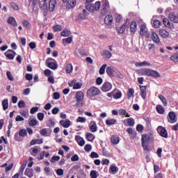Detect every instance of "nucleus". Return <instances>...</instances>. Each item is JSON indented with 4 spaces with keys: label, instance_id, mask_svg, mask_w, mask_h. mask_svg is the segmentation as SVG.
Returning <instances> with one entry per match:
<instances>
[{
    "label": "nucleus",
    "instance_id": "obj_1",
    "mask_svg": "<svg viewBox=\"0 0 178 178\" xmlns=\"http://www.w3.org/2000/svg\"><path fill=\"white\" fill-rule=\"evenodd\" d=\"M138 73L140 76H148L149 77H154L155 79L161 77L159 72L148 68H141L138 70Z\"/></svg>",
    "mask_w": 178,
    "mask_h": 178
},
{
    "label": "nucleus",
    "instance_id": "obj_2",
    "mask_svg": "<svg viewBox=\"0 0 178 178\" xmlns=\"http://www.w3.org/2000/svg\"><path fill=\"white\" fill-rule=\"evenodd\" d=\"M106 73H107L108 76L110 77H116V76H118L120 79H123V75L113 66L107 67Z\"/></svg>",
    "mask_w": 178,
    "mask_h": 178
},
{
    "label": "nucleus",
    "instance_id": "obj_3",
    "mask_svg": "<svg viewBox=\"0 0 178 178\" xmlns=\"http://www.w3.org/2000/svg\"><path fill=\"white\" fill-rule=\"evenodd\" d=\"M153 135L151 133H147L142 135V147L145 151H148V143L151 141Z\"/></svg>",
    "mask_w": 178,
    "mask_h": 178
},
{
    "label": "nucleus",
    "instance_id": "obj_4",
    "mask_svg": "<svg viewBox=\"0 0 178 178\" xmlns=\"http://www.w3.org/2000/svg\"><path fill=\"white\" fill-rule=\"evenodd\" d=\"M99 94H101V90L95 86H92L89 88L86 92L87 97H90V98H92V97H97V95H99Z\"/></svg>",
    "mask_w": 178,
    "mask_h": 178
},
{
    "label": "nucleus",
    "instance_id": "obj_5",
    "mask_svg": "<svg viewBox=\"0 0 178 178\" xmlns=\"http://www.w3.org/2000/svg\"><path fill=\"white\" fill-rule=\"evenodd\" d=\"M22 138H24V137H27V130L25 129H20L18 132H16L14 136V139L15 141H22Z\"/></svg>",
    "mask_w": 178,
    "mask_h": 178
},
{
    "label": "nucleus",
    "instance_id": "obj_6",
    "mask_svg": "<svg viewBox=\"0 0 178 178\" xmlns=\"http://www.w3.org/2000/svg\"><path fill=\"white\" fill-rule=\"evenodd\" d=\"M46 65L47 67L51 69V70H56V69H58V63H56V60L52 58H49L46 60Z\"/></svg>",
    "mask_w": 178,
    "mask_h": 178
},
{
    "label": "nucleus",
    "instance_id": "obj_7",
    "mask_svg": "<svg viewBox=\"0 0 178 178\" xmlns=\"http://www.w3.org/2000/svg\"><path fill=\"white\" fill-rule=\"evenodd\" d=\"M140 35L141 37H145V38H149L151 35L148 32V29L145 24H142L140 27Z\"/></svg>",
    "mask_w": 178,
    "mask_h": 178
},
{
    "label": "nucleus",
    "instance_id": "obj_8",
    "mask_svg": "<svg viewBox=\"0 0 178 178\" xmlns=\"http://www.w3.org/2000/svg\"><path fill=\"white\" fill-rule=\"evenodd\" d=\"M102 9H101V14L103 16L108 14V10H109V1L107 0H103L102 1Z\"/></svg>",
    "mask_w": 178,
    "mask_h": 178
},
{
    "label": "nucleus",
    "instance_id": "obj_9",
    "mask_svg": "<svg viewBox=\"0 0 178 178\" xmlns=\"http://www.w3.org/2000/svg\"><path fill=\"white\" fill-rule=\"evenodd\" d=\"M157 133L159 134V135L163 137V138H168V131H166V128L162 127V126H159L157 127Z\"/></svg>",
    "mask_w": 178,
    "mask_h": 178
},
{
    "label": "nucleus",
    "instance_id": "obj_10",
    "mask_svg": "<svg viewBox=\"0 0 178 178\" xmlns=\"http://www.w3.org/2000/svg\"><path fill=\"white\" fill-rule=\"evenodd\" d=\"M75 98H76V106H77L84 99V93H83V92H81V91L77 92L76 93Z\"/></svg>",
    "mask_w": 178,
    "mask_h": 178
},
{
    "label": "nucleus",
    "instance_id": "obj_11",
    "mask_svg": "<svg viewBox=\"0 0 178 178\" xmlns=\"http://www.w3.org/2000/svg\"><path fill=\"white\" fill-rule=\"evenodd\" d=\"M112 90V83L109 82H105L102 86V91L103 92H108Z\"/></svg>",
    "mask_w": 178,
    "mask_h": 178
},
{
    "label": "nucleus",
    "instance_id": "obj_12",
    "mask_svg": "<svg viewBox=\"0 0 178 178\" xmlns=\"http://www.w3.org/2000/svg\"><path fill=\"white\" fill-rule=\"evenodd\" d=\"M168 121L169 123H176V114L173 111H170L168 115Z\"/></svg>",
    "mask_w": 178,
    "mask_h": 178
},
{
    "label": "nucleus",
    "instance_id": "obj_13",
    "mask_svg": "<svg viewBox=\"0 0 178 178\" xmlns=\"http://www.w3.org/2000/svg\"><path fill=\"white\" fill-rule=\"evenodd\" d=\"M140 95L143 99L147 98V86H140Z\"/></svg>",
    "mask_w": 178,
    "mask_h": 178
},
{
    "label": "nucleus",
    "instance_id": "obj_14",
    "mask_svg": "<svg viewBox=\"0 0 178 178\" xmlns=\"http://www.w3.org/2000/svg\"><path fill=\"white\" fill-rule=\"evenodd\" d=\"M134 119L133 118H127L123 120V124L124 126L133 127L134 126Z\"/></svg>",
    "mask_w": 178,
    "mask_h": 178
},
{
    "label": "nucleus",
    "instance_id": "obj_15",
    "mask_svg": "<svg viewBox=\"0 0 178 178\" xmlns=\"http://www.w3.org/2000/svg\"><path fill=\"white\" fill-rule=\"evenodd\" d=\"M110 139L111 143L113 144V145H116L118 143L120 142V139L119 138V136L118 135H112Z\"/></svg>",
    "mask_w": 178,
    "mask_h": 178
},
{
    "label": "nucleus",
    "instance_id": "obj_16",
    "mask_svg": "<svg viewBox=\"0 0 178 178\" xmlns=\"http://www.w3.org/2000/svg\"><path fill=\"white\" fill-rule=\"evenodd\" d=\"M151 38L153 41V42H155V44H159L161 42V39H159V36H158V34L155 32H152Z\"/></svg>",
    "mask_w": 178,
    "mask_h": 178
},
{
    "label": "nucleus",
    "instance_id": "obj_17",
    "mask_svg": "<svg viewBox=\"0 0 178 178\" xmlns=\"http://www.w3.org/2000/svg\"><path fill=\"white\" fill-rule=\"evenodd\" d=\"M130 31L132 34H136L137 32V22L136 21H133L130 24Z\"/></svg>",
    "mask_w": 178,
    "mask_h": 178
},
{
    "label": "nucleus",
    "instance_id": "obj_18",
    "mask_svg": "<svg viewBox=\"0 0 178 178\" xmlns=\"http://www.w3.org/2000/svg\"><path fill=\"white\" fill-rule=\"evenodd\" d=\"M163 24H164L165 27L170 29V30H173V25L170 23V21L168 18H164L163 19Z\"/></svg>",
    "mask_w": 178,
    "mask_h": 178
},
{
    "label": "nucleus",
    "instance_id": "obj_19",
    "mask_svg": "<svg viewBox=\"0 0 178 178\" xmlns=\"http://www.w3.org/2000/svg\"><path fill=\"white\" fill-rule=\"evenodd\" d=\"M55 6H56V0H50L49 2V12H54L55 10Z\"/></svg>",
    "mask_w": 178,
    "mask_h": 178
},
{
    "label": "nucleus",
    "instance_id": "obj_20",
    "mask_svg": "<svg viewBox=\"0 0 178 178\" xmlns=\"http://www.w3.org/2000/svg\"><path fill=\"white\" fill-rule=\"evenodd\" d=\"M76 4L77 1H76V0H67V9H72V8H74Z\"/></svg>",
    "mask_w": 178,
    "mask_h": 178
},
{
    "label": "nucleus",
    "instance_id": "obj_21",
    "mask_svg": "<svg viewBox=\"0 0 178 178\" xmlns=\"http://www.w3.org/2000/svg\"><path fill=\"white\" fill-rule=\"evenodd\" d=\"M25 176H27V177L31 178L33 176H34V170L33 168H26L25 172H24Z\"/></svg>",
    "mask_w": 178,
    "mask_h": 178
},
{
    "label": "nucleus",
    "instance_id": "obj_22",
    "mask_svg": "<svg viewBox=\"0 0 178 178\" xmlns=\"http://www.w3.org/2000/svg\"><path fill=\"white\" fill-rule=\"evenodd\" d=\"M114 99H120L122 98V92L118 89L113 90Z\"/></svg>",
    "mask_w": 178,
    "mask_h": 178
},
{
    "label": "nucleus",
    "instance_id": "obj_23",
    "mask_svg": "<svg viewBox=\"0 0 178 178\" xmlns=\"http://www.w3.org/2000/svg\"><path fill=\"white\" fill-rule=\"evenodd\" d=\"M160 36L162 38H169V32L165 29H160L159 30Z\"/></svg>",
    "mask_w": 178,
    "mask_h": 178
},
{
    "label": "nucleus",
    "instance_id": "obj_24",
    "mask_svg": "<svg viewBox=\"0 0 178 178\" xmlns=\"http://www.w3.org/2000/svg\"><path fill=\"white\" fill-rule=\"evenodd\" d=\"M102 56L106 59H109L110 58H112V53H111V51L108 50H104L102 52Z\"/></svg>",
    "mask_w": 178,
    "mask_h": 178
},
{
    "label": "nucleus",
    "instance_id": "obj_25",
    "mask_svg": "<svg viewBox=\"0 0 178 178\" xmlns=\"http://www.w3.org/2000/svg\"><path fill=\"white\" fill-rule=\"evenodd\" d=\"M135 66L136 67H141V66H152V65H151V63H148V61H143L142 63L140 62H136L135 63Z\"/></svg>",
    "mask_w": 178,
    "mask_h": 178
},
{
    "label": "nucleus",
    "instance_id": "obj_26",
    "mask_svg": "<svg viewBox=\"0 0 178 178\" xmlns=\"http://www.w3.org/2000/svg\"><path fill=\"white\" fill-rule=\"evenodd\" d=\"M89 129L90 131H92V133H95V131L98 130V127H97V122H95V121L91 122V124L89 126Z\"/></svg>",
    "mask_w": 178,
    "mask_h": 178
},
{
    "label": "nucleus",
    "instance_id": "obj_27",
    "mask_svg": "<svg viewBox=\"0 0 178 178\" xmlns=\"http://www.w3.org/2000/svg\"><path fill=\"white\" fill-rule=\"evenodd\" d=\"M112 22H113V17L112 15H106L104 18L105 24L111 25L112 24Z\"/></svg>",
    "mask_w": 178,
    "mask_h": 178
},
{
    "label": "nucleus",
    "instance_id": "obj_28",
    "mask_svg": "<svg viewBox=\"0 0 178 178\" xmlns=\"http://www.w3.org/2000/svg\"><path fill=\"white\" fill-rule=\"evenodd\" d=\"M8 24H10L11 26H13V27L17 26V22H16V19L13 17H10L8 19Z\"/></svg>",
    "mask_w": 178,
    "mask_h": 178
},
{
    "label": "nucleus",
    "instance_id": "obj_29",
    "mask_svg": "<svg viewBox=\"0 0 178 178\" xmlns=\"http://www.w3.org/2000/svg\"><path fill=\"white\" fill-rule=\"evenodd\" d=\"M118 172H119V168H118L115 164H112L109 168V173L115 175V173H118Z\"/></svg>",
    "mask_w": 178,
    "mask_h": 178
},
{
    "label": "nucleus",
    "instance_id": "obj_30",
    "mask_svg": "<svg viewBox=\"0 0 178 178\" xmlns=\"http://www.w3.org/2000/svg\"><path fill=\"white\" fill-rule=\"evenodd\" d=\"M156 111L157 113H159V115H163V113H165V108H163V106L160 104L156 105Z\"/></svg>",
    "mask_w": 178,
    "mask_h": 178
},
{
    "label": "nucleus",
    "instance_id": "obj_31",
    "mask_svg": "<svg viewBox=\"0 0 178 178\" xmlns=\"http://www.w3.org/2000/svg\"><path fill=\"white\" fill-rule=\"evenodd\" d=\"M119 115L120 116H125V118H130V114H129V113H127L124 108H120L119 110Z\"/></svg>",
    "mask_w": 178,
    "mask_h": 178
},
{
    "label": "nucleus",
    "instance_id": "obj_32",
    "mask_svg": "<svg viewBox=\"0 0 178 178\" xmlns=\"http://www.w3.org/2000/svg\"><path fill=\"white\" fill-rule=\"evenodd\" d=\"M86 139L88 141H90V143H92L94 140H95V136L92 134V133L88 132L86 133Z\"/></svg>",
    "mask_w": 178,
    "mask_h": 178
},
{
    "label": "nucleus",
    "instance_id": "obj_33",
    "mask_svg": "<svg viewBox=\"0 0 178 178\" xmlns=\"http://www.w3.org/2000/svg\"><path fill=\"white\" fill-rule=\"evenodd\" d=\"M72 41H73V38L69 37V38L63 39V44L64 47H66L67 44H72Z\"/></svg>",
    "mask_w": 178,
    "mask_h": 178
},
{
    "label": "nucleus",
    "instance_id": "obj_34",
    "mask_svg": "<svg viewBox=\"0 0 178 178\" xmlns=\"http://www.w3.org/2000/svg\"><path fill=\"white\" fill-rule=\"evenodd\" d=\"M65 72L68 74H70L73 72V65L72 64H67L65 66Z\"/></svg>",
    "mask_w": 178,
    "mask_h": 178
},
{
    "label": "nucleus",
    "instance_id": "obj_35",
    "mask_svg": "<svg viewBox=\"0 0 178 178\" xmlns=\"http://www.w3.org/2000/svg\"><path fill=\"white\" fill-rule=\"evenodd\" d=\"M60 124H61V126H63V127L67 129V127H69L70 126V120H66L65 122L63 120H60Z\"/></svg>",
    "mask_w": 178,
    "mask_h": 178
},
{
    "label": "nucleus",
    "instance_id": "obj_36",
    "mask_svg": "<svg viewBox=\"0 0 178 178\" xmlns=\"http://www.w3.org/2000/svg\"><path fill=\"white\" fill-rule=\"evenodd\" d=\"M3 109L6 111L9 108V102L8 99H5L2 101Z\"/></svg>",
    "mask_w": 178,
    "mask_h": 178
},
{
    "label": "nucleus",
    "instance_id": "obj_37",
    "mask_svg": "<svg viewBox=\"0 0 178 178\" xmlns=\"http://www.w3.org/2000/svg\"><path fill=\"white\" fill-rule=\"evenodd\" d=\"M39 6L40 9L47 8V0H39Z\"/></svg>",
    "mask_w": 178,
    "mask_h": 178
},
{
    "label": "nucleus",
    "instance_id": "obj_38",
    "mask_svg": "<svg viewBox=\"0 0 178 178\" xmlns=\"http://www.w3.org/2000/svg\"><path fill=\"white\" fill-rule=\"evenodd\" d=\"M70 34H72V33L70 32V31L67 30V29H64L61 33L60 35L61 37H69V35H70Z\"/></svg>",
    "mask_w": 178,
    "mask_h": 178
},
{
    "label": "nucleus",
    "instance_id": "obj_39",
    "mask_svg": "<svg viewBox=\"0 0 178 178\" xmlns=\"http://www.w3.org/2000/svg\"><path fill=\"white\" fill-rule=\"evenodd\" d=\"M117 120L115 119H110V120H106V124L107 126H112V124H116Z\"/></svg>",
    "mask_w": 178,
    "mask_h": 178
},
{
    "label": "nucleus",
    "instance_id": "obj_40",
    "mask_svg": "<svg viewBox=\"0 0 178 178\" xmlns=\"http://www.w3.org/2000/svg\"><path fill=\"white\" fill-rule=\"evenodd\" d=\"M12 9H13V10H16L17 12L20 10V8H19V6H17V4H16V3L15 2H11L10 3Z\"/></svg>",
    "mask_w": 178,
    "mask_h": 178
},
{
    "label": "nucleus",
    "instance_id": "obj_41",
    "mask_svg": "<svg viewBox=\"0 0 178 178\" xmlns=\"http://www.w3.org/2000/svg\"><path fill=\"white\" fill-rule=\"evenodd\" d=\"M53 30L54 33H58V31H62V26L59 24L54 25L53 26Z\"/></svg>",
    "mask_w": 178,
    "mask_h": 178
},
{
    "label": "nucleus",
    "instance_id": "obj_42",
    "mask_svg": "<svg viewBox=\"0 0 178 178\" xmlns=\"http://www.w3.org/2000/svg\"><path fill=\"white\" fill-rule=\"evenodd\" d=\"M107 66L108 65L106 64H104L103 65H102L99 70V74H105V69H106Z\"/></svg>",
    "mask_w": 178,
    "mask_h": 178
},
{
    "label": "nucleus",
    "instance_id": "obj_43",
    "mask_svg": "<svg viewBox=\"0 0 178 178\" xmlns=\"http://www.w3.org/2000/svg\"><path fill=\"white\" fill-rule=\"evenodd\" d=\"M161 21L156 19L153 22V26L155 29H159L161 27Z\"/></svg>",
    "mask_w": 178,
    "mask_h": 178
},
{
    "label": "nucleus",
    "instance_id": "obj_44",
    "mask_svg": "<svg viewBox=\"0 0 178 178\" xmlns=\"http://www.w3.org/2000/svg\"><path fill=\"white\" fill-rule=\"evenodd\" d=\"M31 149L32 150V153H31L32 156H37V154H38V149L37 148V146L32 147Z\"/></svg>",
    "mask_w": 178,
    "mask_h": 178
},
{
    "label": "nucleus",
    "instance_id": "obj_45",
    "mask_svg": "<svg viewBox=\"0 0 178 178\" xmlns=\"http://www.w3.org/2000/svg\"><path fill=\"white\" fill-rule=\"evenodd\" d=\"M159 98L163 102L164 106H166V105H168V102L166 101V98L164 97L163 95H159Z\"/></svg>",
    "mask_w": 178,
    "mask_h": 178
},
{
    "label": "nucleus",
    "instance_id": "obj_46",
    "mask_svg": "<svg viewBox=\"0 0 178 178\" xmlns=\"http://www.w3.org/2000/svg\"><path fill=\"white\" fill-rule=\"evenodd\" d=\"M90 176L91 178H97L98 177V171L93 170L90 172Z\"/></svg>",
    "mask_w": 178,
    "mask_h": 178
},
{
    "label": "nucleus",
    "instance_id": "obj_47",
    "mask_svg": "<svg viewBox=\"0 0 178 178\" xmlns=\"http://www.w3.org/2000/svg\"><path fill=\"white\" fill-rule=\"evenodd\" d=\"M86 9L88 12H92L94 10V6H92V4H91V3H88L86 6Z\"/></svg>",
    "mask_w": 178,
    "mask_h": 178
},
{
    "label": "nucleus",
    "instance_id": "obj_48",
    "mask_svg": "<svg viewBox=\"0 0 178 178\" xmlns=\"http://www.w3.org/2000/svg\"><path fill=\"white\" fill-rule=\"evenodd\" d=\"M20 115L23 117L25 118V119H27L29 118V111H26L24 110H22L19 112Z\"/></svg>",
    "mask_w": 178,
    "mask_h": 178
},
{
    "label": "nucleus",
    "instance_id": "obj_49",
    "mask_svg": "<svg viewBox=\"0 0 178 178\" xmlns=\"http://www.w3.org/2000/svg\"><path fill=\"white\" fill-rule=\"evenodd\" d=\"M16 54H10L8 51L5 52V56H6V58H8V59H10V60H12V59H15V56Z\"/></svg>",
    "mask_w": 178,
    "mask_h": 178
},
{
    "label": "nucleus",
    "instance_id": "obj_50",
    "mask_svg": "<svg viewBox=\"0 0 178 178\" xmlns=\"http://www.w3.org/2000/svg\"><path fill=\"white\" fill-rule=\"evenodd\" d=\"M83 86V84L80 82L76 83L74 85L73 90H80L81 87Z\"/></svg>",
    "mask_w": 178,
    "mask_h": 178
},
{
    "label": "nucleus",
    "instance_id": "obj_51",
    "mask_svg": "<svg viewBox=\"0 0 178 178\" xmlns=\"http://www.w3.org/2000/svg\"><path fill=\"white\" fill-rule=\"evenodd\" d=\"M134 95V88H129L127 92V96L128 98H131Z\"/></svg>",
    "mask_w": 178,
    "mask_h": 178
},
{
    "label": "nucleus",
    "instance_id": "obj_52",
    "mask_svg": "<svg viewBox=\"0 0 178 178\" xmlns=\"http://www.w3.org/2000/svg\"><path fill=\"white\" fill-rule=\"evenodd\" d=\"M60 159V156H54L51 160L50 162H51V163H55V162H58V161H59Z\"/></svg>",
    "mask_w": 178,
    "mask_h": 178
},
{
    "label": "nucleus",
    "instance_id": "obj_53",
    "mask_svg": "<svg viewBox=\"0 0 178 178\" xmlns=\"http://www.w3.org/2000/svg\"><path fill=\"white\" fill-rule=\"evenodd\" d=\"M86 118H83V117H78V118L76 119L77 123H86Z\"/></svg>",
    "mask_w": 178,
    "mask_h": 178
},
{
    "label": "nucleus",
    "instance_id": "obj_54",
    "mask_svg": "<svg viewBox=\"0 0 178 178\" xmlns=\"http://www.w3.org/2000/svg\"><path fill=\"white\" fill-rule=\"evenodd\" d=\"M6 76L8 80H10V81H13V80H15V79L13 78V76H12V73L10 72V71H8L6 72Z\"/></svg>",
    "mask_w": 178,
    "mask_h": 178
},
{
    "label": "nucleus",
    "instance_id": "obj_55",
    "mask_svg": "<svg viewBox=\"0 0 178 178\" xmlns=\"http://www.w3.org/2000/svg\"><path fill=\"white\" fill-rule=\"evenodd\" d=\"M94 6L95 10H99V8H101V1H97L95 3V6Z\"/></svg>",
    "mask_w": 178,
    "mask_h": 178
},
{
    "label": "nucleus",
    "instance_id": "obj_56",
    "mask_svg": "<svg viewBox=\"0 0 178 178\" xmlns=\"http://www.w3.org/2000/svg\"><path fill=\"white\" fill-rule=\"evenodd\" d=\"M18 108H26V102L24 100H21L18 102Z\"/></svg>",
    "mask_w": 178,
    "mask_h": 178
},
{
    "label": "nucleus",
    "instance_id": "obj_57",
    "mask_svg": "<svg viewBox=\"0 0 178 178\" xmlns=\"http://www.w3.org/2000/svg\"><path fill=\"white\" fill-rule=\"evenodd\" d=\"M170 59L175 63H178V53L176 55L171 56Z\"/></svg>",
    "mask_w": 178,
    "mask_h": 178
},
{
    "label": "nucleus",
    "instance_id": "obj_58",
    "mask_svg": "<svg viewBox=\"0 0 178 178\" xmlns=\"http://www.w3.org/2000/svg\"><path fill=\"white\" fill-rule=\"evenodd\" d=\"M124 31H126V28L124 27V25H122L118 29V33L119 34H124Z\"/></svg>",
    "mask_w": 178,
    "mask_h": 178
},
{
    "label": "nucleus",
    "instance_id": "obj_59",
    "mask_svg": "<svg viewBox=\"0 0 178 178\" xmlns=\"http://www.w3.org/2000/svg\"><path fill=\"white\" fill-rule=\"evenodd\" d=\"M84 149L86 152H90V151L92 149V146H91V145L90 144L86 145L84 147Z\"/></svg>",
    "mask_w": 178,
    "mask_h": 178
},
{
    "label": "nucleus",
    "instance_id": "obj_60",
    "mask_svg": "<svg viewBox=\"0 0 178 178\" xmlns=\"http://www.w3.org/2000/svg\"><path fill=\"white\" fill-rule=\"evenodd\" d=\"M38 122V121H37V120L32 119L31 120V122H29V126H31L32 127H33V126H37Z\"/></svg>",
    "mask_w": 178,
    "mask_h": 178
},
{
    "label": "nucleus",
    "instance_id": "obj_61",
    "mask_svg": "<svg viewBox=\"0 0 178 178\" xmlns=\"http://www.w3.org/2000/svg\"><path fill=\"white\" fill-rule=\"evenodd\" d=\"M24 169H26L25 163L21 165L19 172H17V173H19V175H23V172H24Z\"/></svg>",
    "mask_w": 178,
    "mask_h": 178
},
{
    "label": "nucleus",
    "instance_id": "obj_62",
    "mask_svg": "<svg viewBox=\"0 0 178 178\" xmlns=\"http://www.w3.org/2000/svg\"><path fill=\"white\" fill-rule=\"evenodd\" d=\"M44 156H45V152H40V155L38 156V161H42L44 159Z\"/></svg>",
    "mask_w": 178,
    "mask_h": 178
},
{
    "label": "nucleus",
    "instance_id": "obj_63",
    "mask_svg": "<svg viewBox=\"0 0 178 178\" xmlns=\"http://www.w3.org/2000/svg\"><path fill=\"white\" fill-rule=\"evenodd\" d=\"M38 119L40 122H42V120H44V113H38Z\"/></svg>",
    "mask_w": 178,
    "mask_h": 178
},
{
    "label": "nucleus",
    "instance_id": "obj_64",
    "mask_svg": "<svg viewBox=\"0 0 178 178\" xmlns=\"http://www.w3.org/2000/svg\"><path fill=\"white\" fill-rule=\"evenodd\" d=\"M25 79L29 81H31V79H33V74L29 73L26 74Z\"/></svg>",
    "mask_w": 178,
    "mask_h": 178
}]
</instances>
